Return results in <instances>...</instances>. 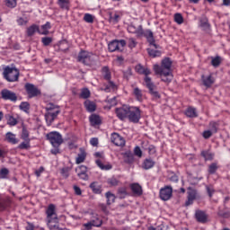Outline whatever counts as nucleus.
<instances>
[{
    "label": "nucleus",
    "instance_id": "obj_1",
    "mask_svg": "<svg viewBox=\"0 0 230 230\" xmlns=\"http://www.w3.org/2000/svg\"><path fill=\"white\" fill-rule=\"evenodd\" d=\"M115 114L119 120L128 119L131 123H139L142 111L139 107L134 105H122L116 108Z\"/></svg>",
    "mask_w": 230,
    "mask_h": 230
},
{
    "label": "nucleus",
    "instance_id": "obj_2",
    "mask_svg": "<svg viewBox=\"0 0 230 230\" xmlns=\"http://www.w3.org/2000/svg\"><path fill=\"white\" fill-rule=\"evenodd\" d=\"M172 61L170 58H165L162 59L161 65L155 64L153 69L155 75H158L162 82L169 84L172 82L173 75L172 72Z\"/></svg>",
    "mask_w": 230,
    "mask_h": 230
},
{
    "label": "nucleus",
    "instance_id": "obj_3",
    "mask_svg": "<svg viewBox=\"0 0 230 230\" xmlns=\"http://www.w3.org/2000/svg\"><path fill=\"white\" fill-rule=\"evenodd\" d=\"M135 69L137 74L145 75L144 82L146 84V87L147 88V90H149V93L153 96V98L160 99L161 94L157 91V86L155 85V84H154L152 78L149 76V75L152 74L151 70L149 68H145V66H143V65L141 64L137 65Z\"/></svg>",
    "mask_w": 230,
    "mask_h": 230
},
{
    "label": "nucleus",
    "instance_id": "obj_4",
    "mask_svg": "<svg viewBox=\"0 0 230 230\" xmlns=\"http://www.w3.org/2000/svg\"><path fill=\"white\" fill-rule=\"evenodd\" d=\"M47 226L49 229H55L58 226V214L57 213V207L54 203H50L46 208Z\"/></svg>",
    "mask_w": 230,
    "mask_h": 230
},
{
    "label": "nucleus",
    "instance_id": "obj_5",
    "mask_svg": "<svg viewBox=\"0 0 230 230\" xmlns=\"http://www.w3.org/2000/svg\"><path fill=\"white\" fill-rule=\"evenodd\" d=\"M3 76L7 82H18L20 77V70L14 68L13 66H7L5 68H4Z\"/></svg>",
    "mask_w": 230,
    "mask_h": 230
},
{
    "label": "nucleus",
    "instance_id": "obj_6",
    "mask_svg": "<svg viewBox=\"0 0 230 230\" xmlns=\"http://www.w3.org/2000/svg\"><path fill=\"white\" fill-rule=\"evenodd\" d=\"M47 113H45V119L49 123H53L58 114H60V108L58 105L53 104L50 102L46 107Z\"/></svg>",
    "mask_w": 230,
    "mask_h": 230
},
{
    "label": "nucleus",
    "instance_id": "obj_7",
    "mask_svg": "<svg viewBox=\"0 0 230 230\" xmlns=\"http://www.w3.org/2000/svg\"><path fill=\"white\" fill-rule=\"evenodd\" d=\"M24 90L27 93L28 98H37V96L42 95V92L38 86L31 83H26L24 85Z\"/></svg>",
    "mask_w": 230,
    "mask_h": 230
},
{
    "label": "nucleus",
    "instance_id": "obj_8",
    "mask_svg": "<svg viewBox=\"0 0 230 230\" xmlns=\"http://www.w3.org/2000/svg\"><path fill=\"white\" fill-rule=\"evenodd\" d=\"M47 140L53 146H61L64 143L62 135L58 131H51L46 135Z\"/></svg>",
    "mask_w": 230,
    "mask_h": 230
},
{
    "label": "nucleus",
    "instance_id": "obj_9",
    "mask_svg": "<svg viewBox=\"0 0 230 230\" xmlns=\"http://www.w3.org/2000/svg\"><path fill=\"white\" fill-rule=\"evenodd\" d=\"M127 42L125 40H113L112 41L109 42L108 49L109 52H116V50L122 52L123 48H125Z\"/></svg>",
    "mask_w": 230,
    "mask_h": 230
},
{
    "label": "nucleus",
    "instance_id": "obj_10",
    "mask_svg": "<svg viewBox=\"0 0 230 230\" xmlns=\"http://www.w3.org/2000/svg\"><path fill=\"white\" fill-rule=\"evenodd\" d=\"M77 60L84 66H91L93 63V53L87 52V50H81L78 53Z\"/></svg>",
    "mask_w": 230,
    "mask_h": 230
},
{
    "label": "nucleus",
    "instance_id": "obj_11",
    "mask_svg": "<svg viewBox=\"0 0 230 230\" xmlns=\"http://www.w3.org/2000/svg\"><path fill=\"white\" fill-rule=\"evenodd\" d=\"M199 198V194L196 189L189 187L187 189V201L185 202V207H190L194 204V201Z\"/></svg>",
    "mask_w": 230,
    "mask_h": 230
},
{
    "label": "nucleus",
    "instance_id": "obj_12",
    "mask_svg": "<svg viewBox=\"0 0 230 230\" xmlns=\"http://www.w3.org/2000/svg\"><path fill=\"white\" fill-rule=\"evenodd\" d=\"M0 95L4 101H10L13 102L18 101V96L15 92L10 91V89H2Z\"/></svg>",
    "mask_w": 230,
    "mask_h": 230
},
{
    "label": "nucleus",
    "instance_id": "obj_13",
    "mask_svg": "<svg viewBox=\"0 0 230 230\" xmlns=\"http://www.w3.org/2000/svg\"><path fill=\"white\" fill-rule=\"evenodd\" d=\"M142 36L146 37L147 42H149V45H153V47H155V49H158L159 45L156 44L154 33L152 31H150V29L144 31V29L142 28Z\"/></svg>",
    "mask_w": 230,
    "mask_h": 230
},
{
    "label": "nucleus",
    "instance_id": "obj_14",
    "mask_svg": "<svg viewBox=\"0 0 230 230\" xmlns=\"http://www.w3.org/2000/svg\"><path fill=\"white\" fill-rule=\"evenodd\" d=\"M171 197H172V186H165L160 190V199L164 201H168Z\"/></svg>",
    "mask_w": 230,
    "mask_h": 230
},
{
    "label": "nucleus",
    "instance_id": "obj_15",
    "mask_svg": "<svg viewBox=\"0 0 230 230\" xmlns=\"http://www.w3.org/2000/svg\"><path fill=\"white\" fill-rule=\"evenodd\" d=\"M12 199L9 196H4L0 192V210L4 211L7 209V208L11 207Z\"/></svg>",
    "mask_w": 230,
    "mask_h": 230
},
{
    "label": "nucleus",
    "instance_id": "obj_16",
    "mask_svg": "<svg viewBox=\"0 0 230 230\" xmlns=\"http://www.w3.org/2000/svg\"><path fill=\"white\" fill-rule=\"evenodd\" d=\"M111 141L114 143L115 146H119L120 147H123L125 146V138L121 137V135L118 134L117 132H114L111 134Z\"/></svg>",
    "mask_w": 230,
    "mask_h": 230
},
{
    "label": "nucleus",
    "instance_id": "obj_17",
    "mask_svg": "<svg viewBox=\"0 0 230 230\" xmlns=\"http://www.w3.org/2000/svg\"><path fill=\"white\" fill-rule=\"evenodd\" d=\"M75 172L77 176L84 181L89 180V175L87 174V166L82 164L81 166L76 167Z\"/></svg>",
    "mask_w": 230,
    "mask_h": 230
},
{
    "label": "nucleus",
    "instance_id": "obj_18",
    "mask_svg": "<svg viewBox=\"0 0 230 230\" xmlns=\"http://www.w3.org/2000/svg\"><path fill=\"white\" fill-rule=\"evenodd\" d=\"M129 188L131 189V192L134 196L140 197L143 195V188L141 185H139V183H131V185H129Z\"/></svg>",
    "mask_w": 230,
    "mask_h": 230
},
{
    "label": "nucleus",
    "instance_id": "obj_19",
    "mask_svg": "<svg viewBox=\"0 0 230 230\" xmlns=\"http://www.w3.org/2000/svg\"><path fill=\"white\" fill-rule=\"evenodd\" d=\"M84 106L88 112H94L97 110L96 102H93L92 100H85Z\"/></svg>",
    "mask_w": 230,
    "mask_h": 230
},
{
    "label": "nucleus",
    "instance_id": "obj_20",
    "mask_svg": "<svg viewBox=\"0 0 230 230\" xmlns=\"http://www.w3.org/2000/svg\"><path fill=\"white\" fill-rule=\"evenodd\" d=\"M128 31L132 34H137V37H143V26L139 25L136 28L134 25L128 26Z\"/></svg>",
    "mask_w": 230,
    "mask_h": 230
},
{
    "label": "nucleus",
    "instance_id": "obj_21",
    "mask_svg": "<svg viewBox=\"0 0 230 230\" xmlns=\"http://www.w3.org/2000/svg\"><path fill=\"white\" fill-rule=\"evenodd\" d=\"M89 121L91 123V126L93 127L102 125V118L100 115H97L96 113H92V115L89 116Z\"/></svg>",
    "mask_w": 230,
    "mask_h": 230
},
{
    "label": "nucleus",
    "instance_id": "obj_22",
    "mask_svg": "<svg viewBox=\"0 0 230 230\" xmlns=\"http://www.w3.org/2000/svg\"><path fill=\"white\" fill-rule=\"evenodd\" d=\"M201 81L203 83V85L207 88L212 87V84H214L215 80L212 75H201Z\"/></svg>",
    "mask_w": 230,
    "mask_h": 230
},
{
    "label": "nucleus",
    "instance_id": "obj_23",
    "mask_svg": "<svg viewBox=\"0 0 230 230\" xmlns=\"http://www.w3.org/2000/svg\"><path fill=\"white\" fill-rule=\"evenodd\" d=\"M118 86L114 83V81H111V78L108 80V84H103L102 90L104 93H111V91L117 90Z\"/></svg>",
    "mask_w": 230,
    "mask_h": 230
},
{
    "label": "nucleus",
    "instance_id": "obj_24",
    "mask_svg": "<svg viewBox=\"0 0 230 230\" xmlns=\"http://www.w3.org/2000/svg\"><path fill=\"white\" fill-rule=\"evenodd\" d=\"M195 217L199 223H207L208 221L207 213L203 212V210H197L195 213Z\"/></svg>",
    "mask_w": 230,
    "mask_h": 230
},
{
    "label": "nucleus",
    "instance_id": "obj_25",
    "mask_svg": "<svg viewBox=\"0 0 230 230\" xmlns=\"http://www.w3.org/2000/svg\"><path fill=\"white\" fill-rule=\"evenodd\" d=\"M155 164V162L152 158H146L142 164V168L144 170H150Z\"/></svg>",
    "mask_w": 230,
    "mask_h": 230
},
{
    "label": "nucleus",
    "instance_id": "obj_26",
    "mask_svg": "<svg viewBox=\"0 0 230 230\" xmlns=\"http://www.w3.org/2000/svg\"><path fill=\"white\" fill-rule=\"evenodd\" d=\"M123 159L125 164H131L134 163V154L131 151H126L123 154Z\"/></svg>",
    "mask_w": 230,
    "mask_h": 230
},
{
    "label": "nucleus",
    "instance_id": "obj_27",
    "mask_svg": "<svg viewBox=\"0 0 230 230\" xmlns=\"http://www.w3.org/2000/svg\"><path fill=\"white\" fill-rule=\"evenodd\" d=\"M95 164L101 170H111L112 169V164L107 163L103 164L102 159H96Z\"/></svg>",
    "mask_w": 230,
    "mask_h": 230
},
{
    "label": "nucleus",
    "instance_id": "obj_28",
    "mask_svg": "<svg viewBox=\"0 0 230 230\" xmlns=\"http://www.w3.org/2000/svg\"><path fill=\"white\" fill-rule=\"evenodd\" d=\"M185 115L188 118H198V112L196 108L194 107H188L185 111Z\"/></svg>",
    "mask_w": 230,
    "mask_h": 230
},
{
    "label": "nucleus",
    "instance_id": "obj_29",
    "mask_svg": "<svg viewBox=\"0 0 230 230\" xmlns=\"http://www.w3.org/2000/svg\"><path fill=\"white\" fill-rule=\"evenodd\" d=\"M201 156L205 161H213L215 154L211 153L210 150H203L201 151Z\"/></svg>",
    "mask_w": 230,
    "mask_h": 230
},
{
    "label": "nucleus",
    "instance_id": "obj_30",
    "mask_svg": "<svg viewBox=\"0 0 230 230\" xmlns=\"http://www.w3.org/2000/svg\"><path fill=\"white\" fill-rule=\"evenodd\" d=\"M58 4L62 10L70 9V0H58Z\"/></svg>",
    "mask_w": 230,
    "mask_h": 230
},
{
    "label": "nucleus",
    "instance_id": "obj_31",
    "mask_svg": "<svg viewBox=\"0 0 230 230\" xmlns=\"http://www.w3.org/2000/svg\"><path fill=\"white\" fill-rule=\"evenodd\" d=\"M102 75L103 79L107 80V82L111 79V73L109 66H103V68H102Z\"/></svg>",
    "mask_w": 230,
    "mask_h": 230
},
{
    "label": "nucleus",
    "instance_id": "obj_32",
    "mask_svg": "<svg viewBox=\"0 0 230 230\" xmlns=\"http://www.w3.org/2000/svg\"><path fill=\"white\" fill-rule=\"evenodd\" d=\"M40 33V28L39 25H31L27 29V36L31 37L33 36L36 32Z\"/></svg>",
    "mask_w": 230,
    "mask_h": 230
},
{
    "label": "nucleus",
    "instance_id": "obj_33",
    "mask_svg": "<svg viewBox=\"0 0 230 230\" xmlns=\"http://www.w3.org/2000/svg\"><path fill=\"white\" fill-rule=\"evenodd\" d=\"M6 141L12 143L13 145H16L18 143V139H16V136L12 134V132H7L5 135Z\"/></svg>",
    "mask_w": 230,
    "mask_h": 230
},
{
    "label": "nucleus",
    "instance_id": "obj_34",
    "mask_svg": "<svg viewBox=\"0 0 230 230\" xmlns=\"http://www.w3.org/2000/svg\"><path fill=\"white\" fill-rule=\"evenodd\" d=\"M147 53L153 58H160V56H162L161 50H157V49H147Z\"/></svg>",
    "mask_w": 230,
    "mask_h": 230
},
{
    "label": "nucleus",
    "instance_id": "obj_35",
    "mask_svg": "<svg viewBox=\"0 0 230 230\" xmlns=\"http://www.w3.org/2000/svg\"><path fill=\"white\" fill-rule=\"evenodd\" d=\"M133 95L135 96L137 101H138V102L143 101V93H142L141 89H139L138 87L134 89Z\"/></svg>",
    "mask_w": 230,
    "mask_h": 230
},
{
    "label": "nucleus",
    "instance_id": "obj_36",
    "mask_svg": "<svg viewBox=\"0 0 230 230\" xmlns=\"http://www.w3.org/2000/svg\"><path fill=\"white\" fill-rule=\"evenodd\" d=\"M218 169H219L218 164L216 162H214L213 164L208 165V174H216Z\"/></svg>",
    "mask_w": 230,
    "mask_h": 230
},
{
    "label": "nucleus",
    "instance_id": "obj_37",
    "mask_svg": "<svg viewBox=\"0 0 230 230\" xmlns=\"http://www.w3.org/2000/svg\"><path fill=\"white\" fill-rule=\"evenodd\" d=\"M208 127H209L210 131L212 132V136H213V134H217V132L218 130L219 123H217V121H210L208 124Z\"/></svg>",
    "mask_w": 230,
    "mask_h": 230
},
{
    "label": "nucleus",
    "instance_id": "obj_38",
    "mask_svg": "<svg viewBox=\"0 0 230 230\" xmlns=\"http://www.w3.org/2000/svg\"><path fill=\"white\" fill-rule=\"evenodd\" d=\"M49 29H51V23L46 22L44 25L41 26V31H40L39 33L44 34L46 36L49 33Z\"/></svg>",
    "mask_w": 230,
    "mask_h": 230
},
{
    "label": "nucleus",
    "instance_id": "obj_39",
    "mask_svg": "<svg viewBox=\"0 0 230 230\" xmlns=\"http://www.w3.org/2000/svg\"><path fill=\"white\" fill-rule=\"evenodd\" d=\"M91 190L95 194H101L102 193V187L98 185L97 182H92L90 185Z\"/></svg>",
    "mask_w": 230,
    "mask_h": 230
},
{
    "label": "nucleus",
    "instance_id": "obj_40",
    "mask_svg": "<svg viewBox=\"0 0 230 230\" xmlns=\"http://www.w3.org/2000/svg\"><path fill=\"white\" fill-rule=\"evenodd\" d=\"M199 26L203 29L210 28V23L208 22V18L202 17L199 19Z\"/></svg>",
    "mask_w": 230,
    "mask_h": 230
},
{
    "label": "nucleus",
    "instance_id": "obj_41",
    "mask_svg": "<svg viewBox=\"0 0 230 230\" xmlns=\"http://www.w3.org/2000/svg\"><path fill=\"white\" fill-rule=\"evenodd\" d=\"M105 197L107 199V205H111L113 204V202H115L116 197L114 196V194H112V192L107 191L105 193Z\"/></svg>",
    "mask_w": 230,
    "mask_h": 230
},
{
    "label": "nucleus",
    "instance_id": "obj_42",
    "mask_svg": "<svg viewBox=\"0 0 230 230\" xmlns=\"http://www.w3.org/2000/svg\"><path fill=\"white\" fill-rule=\"evenodd\" d=\"M120 19V15L116 12L114 13H109V20L111 22H115V23H118Z\"/></svg>",
    "mask_w": 230,
    "mask_h": 230
},
{
    "label": "nucleus",
    "instance_id": "obj_43",
    "mask_svg": "<svg viewBox=\"0 0 230 230\" xmlns=\"http://www.w3.org/2000/svg\"><path fill=\"white\" fill-rule=\"evenodd\" d=\"M91 96V91L89 88H83L80 93V98L82 99H86V101L90 98Z\"/></svg>",
    "mask_w": 230,
    "mask_h": 230
},
{
    "label": "nucleus",
    "instance_id": "obj_44",
    "mask_svg": "<svg viewBox=\"0 0 230 230\" xmlns=\"http://www.w3.org/2000/svg\"><path fill=\"white\" fill-rule=\"evenodd\" d=\"M217 215L219 216V217L229 218L230 217V210H227V208L219 209L217 212Z\"/></svg>",
    "mask_w": 230,
    "mask_h": 230
},
{
    "label": "nucleus",
    "instance_id": "obj_45",
    "mask_svg": "<svg viewBox=\"0 0 230 230\" xmlns=\"http://www.w3.org/2000/svg\"><path fill=\"white\" fill-rule=\"evenodd\" d=\"M22 139H23V141H27L28 143L31 142V139L30 138V132L27 128H22Z\"/></svg>",
    "mask_w": 230,
    "mask_h": 230
},
{
    "label": "nucleus",
    "instance_id": "obj_46",
    "mask_svg": "<svg viewBox=\"0 0 230 230\" xmlns=\"http://www.w3.org/2000/svg\"><path fill=\"white\" fill-rule=\"evenodd\" d=\"M87 156V154L85 151H83L82 153L78 154V156L76 157V164H82L83 162L85 161Z\"/></svg>",
    "mask_w": 230,
    "mask_h": 230
},
{
    "label": "nucleus",
    "instance_id": "obj_47",
    "mask_svg": "<svg viewBox=\"0 0 230 230\" xmlns=\"http://www.w3.org/2000/svg\"><path fill=\"white\" fill-rule=\"evenodd\" d=\"M6 119H7V123L10 126H16L18 123V119L14 118V116L7 115Z\"/></svg>",
    "mask_w": 230,
    "mask_h": 230
},
{
    "label": "nucleus",
    "instance_id": "obj_48",
    "mask_svg": "<svg viewBox=\"0 0 230 230\" xmlns=\"http://www.w3.org/2000/svg\"><path fill=\"white\" fill-rule=\"evenodd\" d=\"M31 147V145L30 142L24 140L23 142L20 143V145H18V148L20 150H29V148Z\"/></svg>",
    "mask_w": 230,
    "mask_h": 230
},
{
    "label": "nucleus",
    "instance_id": "obj_49",
    "mask_svg": "<svg viewBox=\"0 0 230 230\" xmlns=\"http://www.w3.org/2000/svg\"><path fill=\"white\" fill-rule=\"evenodd\" d=\"M30 109H31V105L29 104V102H21L20 110H22V111H24V112H26L28 114Z\"/></svg>",
    "mask_w": 230,
    "mask_h": 230
},
{
    "label": "nucleus",
    "instance_id": "obj_50",
    "mask_svg": "<svg viewBox=\"0 0 230 230\" xmlns=\"http://www.w3.org/2000/svg\"><path fill=\"white\" fill-rule=\"evenodd\" d=\"M128 195L126 188H119L118 189V197L119 199H125Z\"/></svg>",
    "mask_w": 230,
    "mask_h": 230
},
{
    "label": "nucleus",
    "instance_id": "obj_51",
    "mask_svg": "<svg viewBox=\"0 0 230 230\" xmlns=\"http://www.w3.org/2000/svg\"><path fill=\"white\" fill-rule=\"evenodd\" d=\"M174 22L179 25H181V23L184 22L183 15H181V13H176L174 14Z\"/></svg>",
    "mask_w": 230,
    "mask_h": 230
},
{
    "label": "nucleus",
    "instance_id": "obj_52",
    "mask_svg": "<svg viewBox=\"0 0 230 230\" xmlns=\"http://www.w3.org/2000/svg\"><path fill=\"white\" fill-rule=\"evenodd\" d=\"M59 49L62 50V52H67V50H69V44L66 40L60 42Z\"/></svg>",
    "mask_w": 230,
    "mask_h": 230
},
{
    "label": "nucleus",
    "instance_id": "obj_53",
    "mask_svg": "<svg viewBox=\"0 0 230 230\" xmlns=\"http://www.w3.org/2000/svg\"><path fill=\"white\" fill-rule=\"evenodd\" d=\"M128 47L129 49H134V48L137 47V41L134 38H130L128 40Z\"/></svg>",
    "mask_w": 230,
    "mask_h": 230
},
{
    "label": "nucleus",
    "instance_id": "obj_54",
    "mask_svg": "<svg viewBox=\"0 0 230 230\" xmlns=\"http://www.w3.org/2000/svg\"><path fill=\"white\" fill-rule=\"evenodd\" d=\"M41 42L44 47H49L53 42V39L52 37H42Z\"/></svg>",
    "mask_w": 230,
    "mask_h": 230
},
{
    "label": "nucleus",
    "instance_id": "obj_55",
    "mask_svg": "<svg viewBox=\"0 0 230 230\" xmlns=\"http://www.w3.org/2000/svg\"><path fill=\"white\" fill-rule=\"evenodd\" d=\"M84 21L87 23H93V22H94V17H93V15L90 14L89 13H86L84 15Z\"/></svg>",
    "mask_w": 230,
    "mask_h": 230
},
{
    "label": "nucleus",
    "instance_id": "obj_56",
    "mask_svg": "<svg viewBox=\"0 0 230 230\" xmlns=\"http://www.w3.org/2000/svg\"><path fill=\"white\" fill-rule=\"evenodd\" d=\"M70 172H71V168L70 167H63L60 170V172H61L62 176L65 177V178H68L69 177Z\"/></svg>",
    "mask_w": 230,
    "mask_h": 230
},
{
    "label": "nucleus",
    "instance_id": "obj_57",
    "mask_svg": "<svg viewBox=\"0 0 230 230\" xmlns=\"http://www.w3.org/2000/svg\"><path fill=\"white\" fill-rule=\"evenodd\" d=\"M211 64L213 66L217 67L221 64V58L219 56H217L216 58L211 59Z\"/></svg>",
    "mask_w": 230,
    "mask_h": 230
},
{
    "label": "nucleus",
    "instance_id": "obj_58",
    "mask_svg": "<svg viewBox=\"0 0 230 230\" xmlns=\"http://www.w3.org/2000/svg\"><path fill=\"white\" fill-rule=\"evenodd\" d=\"M102 226V221L100 218L92 219V227L96 226L97 228H100V226Z\"/></svg>",
    "mask_w": 230,
    "mask_h": 230
},
{
    "label": "nucleus",
    "instance_id": "obj_59",
    "mask_svg": "<svg viewBox=\"0 0 230 230\" xmlns=\"http://www.w3.org/2000/svg\"><path fill=\"white\" fill-rule=\"evenodd\" d=\"M9 174V170L4 167L0 170V178L5 179L7 178V175Z\"/></svg>",
    "mask_w": 230,
    "mask_h": 230
},
{
    "label": "nucleus",
    "instance_id": "obj_60",
    "mask_svg": "<svg viewBox=\"0 0 230 230\" xmlns=\"http://www.w3.org/2000/svg\"><path fill=\"white\" fill-rule=\"evenodd\" d=\"M5 4L8 7H16L17 0H5Z\"/></svg>",
    "mask_w": 230,
    "mask_h": 230
},
{
    "label": "nucleus",
    "instance_id": "obj_61",
    "mask_svg": "<svg viewBox=\"0 0 230 230\" xmlns=\"http://www.w3.org/2000/svg\"><path fill=\"white\" fill-rule=\"evenodd\" d=\"M107 183H108L110 186H117L118 183H119V181L116 180V178H110V179L107 181Z\"/></svg>",
    "mask_w": 230,
    "mask_h": 230
},
{
    "label": "nucleus",
    "instance_id": "obj_62",
    "mask_svg": "<svg viewBox=\"0 0 230 230\" xmlns=\"http://www.w3.org/2000/svg\"><path fill=\"white\" fill-rule=\"evenodd\" d=\"M169 180H170L172 182H178L179 177H178L177 174H175V172H171L170 177H169Z\"/></svg>",
    "mask_w": 230,
    "mask_h": 230
},
{
    "label": "nucleus",
    "instance_id": "obj_63",
    "mask_svg": "<svg viewBox=\"0 0 230 230\" xmlns=\"http://www.w3.org/2000/svg\"><path fill=\"white\" fill-rule=\"evenodd\" d=\"M134 153H135V155L138 156L139 158H141V156L143 155V152H142L141 148L139 147V146H137L135 147Z\"/></svg>",
    "mask_w": 230,
    "mask_h": 230
},
{
    "label": "nucleus",
    "instance_id": "obj_64",
    "mask_svg": "<svg viewBox=\"0 0 230 230\" xmlns=\"http://www.w3.org/2000/svg\"><path fill=\"white\" fill-rule=\"evenodd\" d=\"M203 137L205 139H208L209 137H212V131L211 129H207L206 131H203V134H202Z\"/></svg>",
    "mask_w": 230,
    "mask_h": 230
}]
</instances>
